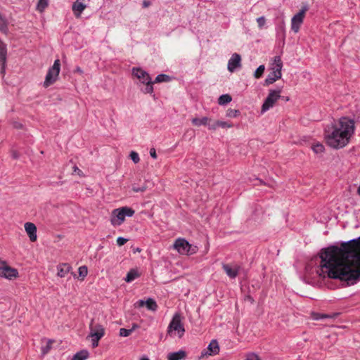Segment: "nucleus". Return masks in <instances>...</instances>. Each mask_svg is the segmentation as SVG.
<instances>
[{"instance_id": "37998d69", "label": "nucleus", "mask_w": 360, "mask_h": 360, "mask_svg": "<svg viewBox=\"0 0 360 360\" xmlns=\"http://www.w3.org/2000/svg\"><path fill=\"white\" fill-rule=\"evenodd\" d=\"M150 155L153 158V159H156L157 158V153H156V150L154 148H152L150 149Z\"/></svg>"}, {"instance_id": "cd10ccee", "label": "nucleus", "mask_w": 360, "mask_h": 360, "mask_svg": "<svg viewBox=\"0 0 360 360\" xmlns=\"http://www.w3.org/2000/svg\"><path fill=\"white\" fill-rule=\"evenodd\" d=\"M171 79L170 77L165 74H160L158 75L155 79V81L153 82L154 83H160V82H169Z\"/></svg>"}, {"instance_id": "412c9836", "label": "nucleus", "mask_w": 360, "mask_h": 360, "mask_svg": "<svg viewBox=\"0 0 360 360\" xmlns=\"http://www.w3.org/2000/svg\"><path fill=\"white\" fill-rule=\"evenodd\" d=\"M233 124L224 122V121H216L212 123L211 125H210V130H216L219 127L221 128H231L233 127Z\"/></svg>"}, {"instance_id": "09e8293b", "label": "nucleus", "mask_w": 360, "mask_h": 360, "mask_svg": "<svg viewBox=\"0 0 360 360\" xmlns=\"http://www.w3.org/2000/svg\"><path fill=\"white\" fill-rule=\"evenodd\" d=\"M74 172H78V174H79V172H81V170L77 167V166H75L74 167Z\"/></svg>"}, {"instance_id": "7c9ffc66", "label": "nucleus", "mask_w": 360, "mask_h": 360, "mask_svg": "<svg viewBox=\"0 0 360 360\" xmlns=\"http://www.w3.org/2000/svg\"><path fill=\"white\" fill-rule=\"evenodd\" d=\"M312 150L316 154L322 153L324 151V146L320 143H317L312 146Z\"/></svg>"}, {"instance_id": "c03bdc74", "label": "nucleus", "mask_w": 360, "mask_h": 360, "mask_svg": "<svg viewBox=\"0 0 360 360\" xmlns=\"http://www.w3.org/2000/svg\"><path fill=\"white\" fill-rule=\"evenodd\" d=\"M98 341H99V340H96L95 338H91L92 347L94 348L96 347L98 345Z\"/></svg>"}, {"instance_id": "bb28decb", "label": "nucleus", "mask_w": 360, "mask_h": 360, "mask_svg": "<svg viewBox=\"0 0 360 360\" xmlns=\"http://www.w3.org/2000/svg\"><path fill=\"white\" fill-rule=\"evenodd\" d=\"M232 100V98L229 94H223L219 96L218 99V103L221 105H226L229 103H230Z\"/></svg>"}, {"instance_id": "3c124183", "label": "nucleus", "mask_w": 360, "mask_h": 360, "mask_svg": "<svg viewBox=\"0 0 360 360\" xmlns=\"http://www.w3.org/2000/svg\"><path fill=\"white\" fill-rule=\"evenodd\" d=\"M140 360H149V359L148 357H146V356H143V357L141 358Z\"/></svg>"}, {"instance_id": "8fccbe9b", "label": "nucleus", "mask_w": 360, "mask_h": 360, "mask_svg": "<svg viewBox=\"0 0 360 360\" xmlns=\"http://www.w3.org/2000/svg\"><path fill=\"white\" fill-rule=\"evenodd\" d=\"M14 127L15 128H20L22 127V125L20 124H18V123H15L14 124Z\"/></svg>"}, {"instance_id": "79ce46f5", "label": "nucleus", "mask_w": 360, "mask_h": 360, "mask_svg": "<svg viewBox=\"0 0 360 360\" xmlns=\"http://www.w3.org/2000/svg\"><path fill=\"white\" fill-rule=\"evenodd\" d=\"M146 189V186H141V187H137V186H132V190L137 193V192H143L145 191Z\"/></svg>"}, {"instance_id": "393cba45", "label": "nucleus", "mask_w": 360, "mask_h": 360, "mask_svg": "<svg viewBox=\"0 0 360 360\" xmlns=\"http://www.w3.org/2000/svg\"><path fill=\"white\" fill-rule=\"evenodd\" d=\"M89 353L87 350L83 349L77 352L71 360H86L89 358Z\"/></svg>"}, {"instance_id": "4be33fe9", "label": "nucleus", "mask_w": 360, "mask_h": 360, "mask_svg": "<svg viewBox=\"0 0 360 360\" xmlns=\"http://www.w3.org/2000/svg\"><path fill=\"white\" fill-rule=\"evenodd\" d=\"M70 269L71 267L69 264L65 263L60 264L57 266V275L60 278H63L69 273Z\"/></svg>"}, {"instance_id": "a878e982", "label": "nucleus", "mask_w": 360, "mask_h": 360, "mask_svg": "<svg viewBox=\"0 0 360 360\" xmlns=\"http://www.w3.org/2000/svg\"><path fill=\"white\" fill-rule=\"evenodd\" d=\"M139 276L138 272L135 269H131L127 274L125 278V281L127 283H130L135 280L136 278Z\"/></svg>"}, {"instance_id": "39448f33", "label": "nucleus", "mask_w": 360, "mask_h": 360, "mask_svg": "<svg viewBox=\"0 0 360 360\" xmlns=\"http://www.w3.org/2000/svg\"><path fill=\"white\" fill-rule=\"evenodd\" d=\"M185 332L184 325L181 323V315L178 313L175 314L169 324L167 333L170 336H175L176 334L179 338H181Z\"/></svg>"}, {"instance_id": "4468645a", "label": "nucleus", "mask_w": 360, "mask_h": 360, "mask_svg": "<svg viewBox=\"0 0 360 360\" xmlns=\"http://www.w3.org/2000/svg\"><path fill=\"white\" fill-rule=\"evenodd\" d=\"M222 269L230 278H235L238 276L240 267L237 264H223Z\"/></svg>"}, {"instance_id": "2f4dec72", "label": "nucleus", "mask_w": 360, "mask_h": 360, "mask_svg": "<svg viewBox=\"0 0 360 360\" xmlns=\"http://www.w3.org/2000/svg\"><path fill=\"white\" fill-rule=\"evenodd\" d=\"M52 343H53V341L49 340L46 342V345L45 346L41 347V354L43 355H45L49 352V351L51 349Z\"/></svg>"}, {"instance_id": "f3484780", "label": "nucleus", "mask_w": 360, "mask_h": 360, "mask_svg": "<svg viewBox=\"0 0 360 360\" xmlns=\"http://www.w3.org/2000/svg\"><path fill=\"white\" fill-rule=\"evenodd\" d=\"M283 68V62L280 56H275L273 63L271 64V70L278 75L282 76L281 70Z\"/></svg>"}, {"instance_id": "603ef678", "label": "nucleus", "mask_w": 360, "mask_h": 360, "mask_svg": "<svg viewBox=\"0 0 360 360\" xmlns=\"http://www.w3.org/2000/svg\"><path fill=\"white\" fill-rule=\"evenodd\" d=\"M357 193L359 195H360V184H359V186L358 187V189H357Z\"/></svg>"}, {"instance_id": "a211bd4d", "label": "nucleus", "mask_w": 360, "mask_h": 360, "mask_svg": "<svg viewBox=\"0 0 360 360\" xmlns=\"http://www.w3.org/2000/svg\"><path fill=\"white\" fill-rule=\"evenodd\" d=\"M83 1L84 0H77L72 5V10L76 17H79L86 8V5Z\"/></svg>"}, {"instance_id": "2eb2a0df", "label": "nucleus", "mask_w": 360, "mask_h": 360, "mask_svg": "<svg viewBox=\"0 0 360 360\" xmlns=\"http://www.w3.org/2000/svg\"><path fill=\"white\" fill-rule=\"evenodd\" d=\"M105 334L103 327L100 324H96L95 326H93L92 323L90 325V334L89 336L91 338H95L96 340H100L103 337Z\"/></svg>"}, {"instance_id": "b1692460", "label": "nucleus", "mask_w": 360, "mask_h": 360, "mask_svg": "<svg viewBox=\"0 0 360 360\" xmlns=\"http://www.w3.org/2000/svg\"><path fill=\"white\" fill-rule=\"evenodd\" d=\"M281 77V75H278L274 72H271L266 77L264 82L265 85H269L274 83L277 79Z\"/></svg>"}, {"instance_id": "f03ea898", "label": "nucleus", "mask_w": 360, "mask_h": 360, "mask_svg": "<svg viewBox=\"0 0 360 360\" xmlns=\"http://www.w3.org/2000/svg\"><path fill=\"white\" fill-rule=\"evenodd\" d=\"M354 131V120L348 117H342L325 127L326 143L332 148H342L349 143Z\"/></svg>"}, {"instance_id": "f704fd0d", "label": "nucleus", "mask_w": 360, "mask_h": 360, "mask_svg": "<svg viewBox=\"0 0 360 360\" xmlns=\"http://www.w3.org/2000/svg\"><path fill=\"white\" fill-rule=\"evenodd\" d=\"M240 114L239 110L234 109H229L226 111V116L229 117H236Z\"/></svg>"}, {"instance_id": "423d86ee", "label": "nucleus", "mask_w": 360, "mask_h": 360, "mask_svg": "<svg viewBox=\"0 0 360 360\" xmlns=\"http://www.w3.org/2000/svg\"><path fill=\"white\" fill-rule=\"evenodd\" d=\"M60 70V60L57 59L54 61L53 65L51 67L46 75L45 80L44 82V86L48 87L51 84H53L58 79Z\"/></svg>"}, {"instance_id": "c9c22d12", "label": "nucleus", "mask_w": 360, "mask_h": 360, "mask_svg": "<svg viewBox=\"0 0 360 360\" xmlns=\"http://www.w3.org/2000/svg\"><path fill=\"white\" fill-rule=\"evenodd\" d=\"M244 360H261L260 357L255 353H248Z\"/></svg>"}, {"instance_id": "72a5a7b5", "label": "nucleus", "mask_w": 360, "mask_h": 360, "mask_svg": "<svg viewBox=\"0 0 360 360\" xmlns=\"http://www.w3.org/2000/svg\"><path fill=\"white\" fill-rule=\"evenodd\" d=\"M78 274H79V276L82 277V278L86 277L88 274L87 267L86 266H82L79 267Z\"/></svg>"}, {"instance_id": "9b49d317", "label": "nucleus", "mask_w": 360, "mask_h": 360, "mask_svg": "<svg viewBox=\"0 0 360 360\" xmlns=\"http://www.w3.org/2000/svg\"><path fill=\"white\" fill-rule=\"evenodd\" d=\"M146 306L148 310L155 311L158 309V304L153 298H148L146 301L139 300L134 303L135 308H140Z\"/></svg>"}, {"instance_id": "0eeeda50", "label": "nucleus", "mask_w": 360, "mask_h": 360, "mask_svg": "<svg viewBox=\"0 0 360 360\" xmlns=\"http://www.w3.org/2000/svg\"><path fill=\"white\" fill-rule=\"evenodd\" d=\"M281 89L269 90V94H268L267 97L266 98V99L262 106L261 111L262 113L266 112L270 108L274 107L276 102L280 98H281Z\"/></svg>"}, {"instance_id": "864d4df0", "label": "nucleus", "mask_w": 360, "mask_h": 360, "mask_svg": "<svg viewBox=\"0 0 360 360\" xmlns=\"http://www.w3.org/2000/svg\"><path fill=\"white\" fill-rule=\"evenodd\" d=\"M285 100L288 101L289 100V98L287 97V98H285Z\"/></svg>"}, {"instance_id": "e433bc0d", "label": "nucleus", "mask_w": 360, "mask_h": 360, "mask_svg": "<svg viewBox=\"0 0 360 360\" xmlns=\"http://www.w3.org/2000/svg\"><path fill=\"white\" fill-rule=\"evenodd\" d=\"M131 160L135 163H138L140 161L139 154L135 151H131L129 154Z\"/></svg>"}, {"instance_id": "5701e85b", "label": "nucleus", "mask_w": 360, "mask_h": 360, "mask_svg": "<svg viewBox=\"0 0 360 360\" xmlns=\"http://www.w3.org/2000/svg\"><path fill=\"white\" fill-rule=\"evenodd\" d=\"M6 55H7V49L6 45L3 43L2 41H0V63L3 68L5 65L6 60Z\"/></svg>"}, {"instance_id": "6ab92c4d", "label": "nucleus", "mask_w": 360, "mask_h": 360, "mask_svg": "<svg viewBox=\"0 0 360 360\" xmlns=\"http://www.w3.org/2000/svg\"><path fill=\"white\" fill-rule=\"evenodd\" d=\"M186 357V353L184 350L171 352L167 354V360H184Z\"/></svg>"}, {"instance_id": "473e14b6", "label": "nucleus", "mask_w": 360, "mask_h": 360, "mask_svg": "<svg viewBox=\"0 0 360 360\" xmlns=\"http://www.w3.org/2000/svg\"><path fill=\"white\" fill-rule=\"evenodd\" d=\"M265 70V67L264 65H259L254 73V77L257 79H259L262 77Z\"/></svg>"}, {"instance_id": "a18cd8bd", "label": "nucleus", "mask_w": 360, "mask_h": 360, "mask_svg": "<svg viewBox=\"0 0 360 360\" xmlns=\"http://www.w3.org/2000/svg\"><path fill=\"white\" fill-rule=\"evenodd\" d=\"M150 5V2L149 1H147V0H144L143 1V6L144 8H147Z\"/></svg>"}, {"instance_id": "de8ad7c7", "label": "nucleus", "mask_w": 360, "mask_h": 360, "mask_svg": "<svg viewBox=\"0 0 360 360\" xmlns=\"http://www.w3.org/2000/svg\"><path fill=\"white\" fill-rule=\"evenodd\" d=\"M12 157H13V158H14V159H17V158H19V155L18 154V153H17V152L13 151V152L12 153Z\"/></svg>"}, {"instance_id": "7ed1b4c3", "label": "nucleus", "mask_w": 360, "mask_h": 360, "mask_svg": "<svg viewBox=\"0 0 360 360\" xmlns=\"http://www.w3.org/2000/svg\"><path fill=\"white\" fill-rule=\"evenodd\" d=\"M132 75L136 77L140 84H145L146 86L141 89L143 93L152 94L154 91L153 82L150 75L140 68H133Z\"/></svg>"}, {"instance_id": "aec40b11", "label": "nucleus", "mask_w": 360, "mask_h": 360, "mask_svg": "<svg viewBox=\"0 0 360 360\" xmlns=\"http://www.w3.org/2000/svg\"><path fill=\"white\" fill-rule=\"evenodd\" d=\"M210 122H211V120L210 118H208L207 117H203L202 118L195 117V118L192 119V124L193 125L198 126V127L201 126V125L207 126L209 129H210V125L212 124V123Z\"/></svg>"}, {"instance_id": "1a4fd4ad", "label": "nucleus", "mask_w": 360, "mask_h": 360, "mask_svg": "<svg viewBox=\"0 0 360 360\" xmlns=\"http://www.w3.org/2000/svg\"><path fill=\"white\" fill-rule=\"evenodd\" d=\"M18 276V271L7 264L5 261H0V277L12 280Z\"/></svg>"}, {"instance_id": "9d476101", "label": "nucleus", "mask_w": 360, "mask_h": 360, "mask_svg": "<svg viewBox=\"0 0 360 360\" xmlns=\"http://www.w3.org/2000/svg\"><path fill=\"white\" fill-rule=\"evenodd\" d=\"M173 246L181 255H191L195 252V250H191V245L184 238L176 239Z\"/></svg>"}, {"instance_id": "f8f14e48", "label": "nucleus", "mask_w": 360, "mask_h": 360, "mask_svg": "<svg viewBox=\"0 0 360 360\" xmlns=\"http://www.w3.org/2000/svg\"><path fill=\"white\" fill-rule=\"evenodd\" d=\"M241 67V57L238 53L232 54L229 60L227 68L229 72H233L237 68Z\"/></svg>"}, {"instance_id": "49530a36", "label": "nucleus", "mask_w": 360, "mask_h": 360, "mask_svg": "<svg viewBox=\"0 0 360 360\" xmlns=\"http://www.w3.org/2000/svg\"><path fill=\"white\" fill-rule=\"evenodd\" d=\"M74 72H77V73H79L80 75H82L83 73V70L79 67H77Z\"/></svg>"}, {"instance_id": "dca6fc26", "label": "nucleus", "mask_w": 360, "mask_h": 360, "mask_svg": "<svg viewBox=\"0 0 360 360\" xmlns=\"http://www.w3.org/2000/svg\"><path fill=\"white\" fill-rule=\"evenodd\" d=\"M25 230L32 242L37 240V226L32 222H26L24 224Z\"/></svg>"}, {"instance_id": "ea45409f", "label": "nucleus", "mask_w": 360, "mask_h": 360, "mask_svg": "<svg viewBox=\"0 0 360 360\" xmlns=\"http://www.w3.org/2000/svg\"><path fill=\"white\" fill-rule=\"evenodd\" d=\"M257 22L258 24L259 28L262 29L266 23V19L264 16H261L257 18Z\"/></svg>"}, {"instance_id": "ddd939ff", "label": "nucleus", "mask_w": 360, "mask_h": 360, "mask_svg": "<svg viewBox=\"0 0 360 360\" xmlns=\"http://www.w3.org/2000/svg\"><path fill=\"white\" fill-rule=\"evenodd\" d=\"M219 345L218 342L216 340H212L207 346L206 350H203L201 352V356H213L219 354Z\"/></svg>"}, {"instance_id": "c756f323", "label": "nucleus", "mask_w": 360, "mask_h": 360, "mask_svg": "<svg viewBox=\"0 0 360 360\" xmlns=\"http://www.w3.org/2000/svg\"><path fill=\"white\" fill-rule=\"evenodd\" d=\"M49 5V0H39L37 5V9L39 12H43L45 8Z\"/></svg>"}, {"instance_id": "c85d7f7f", "label": "nucleus", "mask_w": 360, "mask_h": 360, "mask_svg": "<svg viewBox=\"0 0 360 360\" xmlns=\"http://www.w3.org/2000/svg\"><path fill=\"white\" fill-rule=\"evenodd\" d=\"M0 31L4 34L8 32V24L6 20L0 13Z\"/></svg>"}, {"instance_id": "f257e3e1", "label": "nucleus", "mask_w": 360, "mask_h": 360, "mask_svg": "<svg viewBox=\"0 0 360 360\" xmlns=\"http://www.w3.org/2000/svg\"><path fill=\"white\" fill-rule=\"evenodd\" d=\"M321 264L316 273L321 277L345 281L353 285L360 281V236L330 246L320 253Z\"/></svg>"}, {"instance_id": "4c0bfd02", "label": "nucleus", "mask_w": 360, "mask_h": 360, "mask_svg": "<svg viewBox=\"0 0 360 360\" xmlns=\"http://www.w3.org/2000/svg\"><path fill=\"white\" fill-rule=\"evenodd\" d=\"M312 316H313V319L315 320H321V319H323L326 318L331 317L330 316H329L328 314H319V313H314L312 314Z\"/></svg>"}, {"instance_id": "20e7f679", "label": "nucleus", "mask_w": 360, "mask_h": 360, "mask_svg": "<svg viewBox=\"0 0 360 360\" xmlns=\"http://www.w3.org/2000/svg\"><path fill=\"white\" fill-rule=\"evenodd\" d=\"M134 212V210L129 207L115 209L112 212L110 222L114 226H120L124 222L125 217H132Z\"/></svg>"}, {"instance_id": "58836bf2", "label": "nucleus", "mask_w": 360, "mask_h": 360, "mask_svg": "<svg viewBox=\"0 0 360 360\" xmlns=\"http://www.w3.org/2000/svg\"><path fill=\"white\" fill-rule=\"evenodd\" d=\"M132 329L121 328L120 330V335L122 337H127L132 333Z\"/></svg>"}, {"instance_id": "6e6552de", "label": "nucleus", "mask_w": 360, "mask_h": 360, "mask_svg": "<svg viewBox=\"0 0 360 360\" xmlns=\"http://www.w3.org/2000/svg\"><path fill=\"white\" fill-rule=\"evenodd\" d=\"M308 9L309 7L307 4L303 5L300 11L292 18L291 30L295 33H297L299 32L300 26L304 21L305 13Z\"/></svg>"}, {"instance_id": "a19ab883", "label": "nucleus", "mask_w": 360, "mask_h": 360, "mask_svg": "<svg viewBox=\"0 0 360 360\" xmlns=\"http://www.w3.org/2000/svg\"><path fill=\"white\" fill-rule=\"evenodd\" d=\"M127 240H128L127 238H124L123 237H118L117 238V244L119 246H122L124 245L127 242Z\"/></svg>"}]
</instances>
